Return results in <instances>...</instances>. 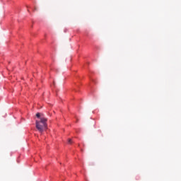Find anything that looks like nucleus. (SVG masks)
<instances>
[{"label": "nucleus", "mask_w": 181, "mask_h": 181, "mask_svg": "<svg viewBox=\"0 0 181 181\" xmlns=\"http://www.w3.org/2000/svg\"><path fill=\"white\" fill-rule=\"evenodd\" d=\"M47 119L41 117L40 119L36 120V128L42 134L45 129L47 128Z\"/></svg>", "instance_id": "nucleus-1"}, {"label": "nucleus", "mask_w": 181, "mask_h": 181, "mask_svg": "<svg viewBox=\"0 0 181 181\" xmlns=\"http://www.w3.org/2000/svg\"><path fill=\"white\" fill-rule=\"evenodd\" d=\"M36 117H37V118H39V119H40V118H42V117H40V113H37Z\"/></svg>", "instance_id": "nucleus-2"}, {"label": "nucleus", "mask_w": 181, "mask_h": 181, "mask_svg": "<svg viewBox=\"0 0 181 181\" xmlns=\"http://www.w3.org/2000/svg\"><path fill=\"white\" fill-rule=\"evenodd\" d=\"M68 144H71V139H69L68 140Z\"/></svg>", "instance_id": "nucleus-3"}]
</instances>
